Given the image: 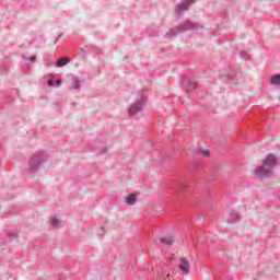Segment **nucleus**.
Masks as SVG:
<instances>
[{
  "label": "nucleus",
  "mask_w": 280,
  "mask_h": 280,
  "mask_svg": "<svg viewBox=\"0 0 280 280\" xmlns=\"http://www.w3.org/2000/svg\"><path fill=\"white\" fill-rule=\"evenodd\" d=\"M277 165V158L272 154H269L262 161V166L256 168V174L258 178H264V176H268V173L272 167Z\"/></svg>",
  "instance_id": "obj_1"
},
{
  "label": "nucleus",
  "mask_w": 280,
  "mask_h": 280,
  "mask_svg": "<svg viewBox=\"0 0 280 280\" xmlns=\"http://www.w3.org/2000/svg\"><path fill=\"white\" fill-rule=\"evenodd\" d=\"M178 268L182 270V272H184V275H189V260L185 257H182L179 259Z\"/></svg>",
  "instance_id": "obj_2"
},
{
  "label": "nucleus",
  "mask_w": 280,
  "mask_h": 280,
  "mask_svg": "<svg viewBox=\"0 0 280 280\" xmlns=\"http://www.w3.org/2000/svg\"><path fill=\"white\" fill-rule=\"evenodd\" d=\"M159 242H161V244H164V246H172V244H174V236L170 235L160 237Z\"/></svg>",
  "instance_id": "obj_3"
},
{
  "label": "nucleus",
  "mask_w": 280,
  "mask_h": 280,
  "mask_svg": "<svg viewBox=\"0 0 280 280\" xmlns=\"http://www.w3.org/2000/svg\"><path fill=\"white\" fill-rule=\"evenodd\" d=\"M66 65H69V58L68 57H62L57 61V67H66Z\"/></svg>",
  "instance_id": "obj_4"
},
{
  "label": "nucleus",
  "mask_w": 280,
  "mask_h": 280,
  "mask_svg": "<svg viewBox=\"0 0 280 280\" xmlns=\"http://www.w3.org/2000/svg\"><path fill=\"white\" fill-rule=\"evenodd\" d=\"M127 205H135L137 202V197L135 195H130L126 198Z\"/></svg>",
  "instance_id": "obj_5"
},
{
  "label": "nucleus",
  "mask_w": 280,
  "mask_h": 280,
  "mask_svg": "<svg viewBox=\"0 0 280 280\" xmlns=\"http://www.w3.org/2000/svg\"><path fill=\"white\" fill-rule=\"evenodd\" d=\"M271 84H273V86H277L280 84V75H275L271 78Z\"/></svg>",
  "instance_id": "obj_6"
},
{
  "label": "nucleus",
  "mask_w": 280,
  "mask_h": 280,
  "mask_svg": "<svg viewBox=\"0 0 280 280\" xmlns=\"http://www.w3.org/2000/svg\"><path fill=\"white\" fill-rule=\"evenodd\" d=\"M177 10L178 12H183V10H188L187 3L182 2L180 4H178Z\"/></svg>",
  "instance_id": "obj_7"
},
{
  "label": "nucleus",
  "mask_w": 280,
  "mask_h": 280,
  "mask_svg": "<svg viewBox=\"0 0 280 280\" xmlns=\"http://www.w3.org/2000/svg\"><path fill=\"white\" fill-rule=\"evenodd\" d=\"M58 223H59V221H58V219H56V217L50 218V224L52 226H58Z\"/></svg>",
  "instance_id": "obj_8"
},
{
  "label": "nucleus",
  "mask_w": 280,
  "mask_h": 280,
  "mask_svg": "<svg viewBox=\"0 0 280 280\" xmlns=\"http://www.w3.org/2000/svg\"><path fill=\"white\" fill-rule=\"evenodd\" d=\"M74 89H75V91H78V89H80V82L79 81L74 82Z\"/></svg>",
  "instance_id": "obj_9"
},
{
  "label": "nucleus",
  "mask_w": 280,
  "mask_h": 280,
  "mask_svg": "<svg viewBox=\"0 0 280 280\" xmlns=\"http://www.w3.org/2000/svg\"><path fill=\"white\" fill-rule=\"evenodd\" d=\"M31 62H36V56H32L30 59Z\"/></svg>",
  "instance_id": "obj_10"
},
{
  "label": "nucleus",
  "mask_w": 280,
  "mask_h": 280,
  "mask_svg": "<svg viewBox=\"0 0 280 280\" xmlns=\"http://www.w3.org/2000/svg\"><path fill=\"white\" fill-rule=\"evenodd\" d=\"M48 86H54V81L49 80L48 81Z\"/></svg>",
  "instance_id": "obj_11"
},
{
  "label": "nucleus",
  "mask_w": 280,
  "mask_h": 280,
  "mask_svg": "<svg viewBox=\"0 0 280 280\" xmlns=\"http://www.w3.org/2000/svg\"><path fill=\"white\" fill-rule=\"evenodd\" d=\"M55 84H56V86H60L61 82L60 81H56Z\"/></svg>",
  "instance_id": "obj_12"
},
{
  "label": "nucleus",
  "mask_w": 280,
  "mask_h": 280,
  "mask_svg": "<svg viewBox=\"0 0 280 280\" xmlns=\"http://www.w3.org/2000/svg\"><path fill=\"white\" fill-rule=\"evenodd\" d=\"M205 156L209 155V151H203Z\"/></svg>",
  "instance_id": "obj_13"
},
{
  "label": "nucleus",
  "mask_w": 280,
  "mask_h": 280,
  "mask_svg": "<svg viewBox=\"0 0 280 280\" xmlns=\"http://www.w3.org/2000/svg\"><path fill=\"white\" fill-rule=\"evenodd\" d=\"M166 279H170V273H168V275H166Z\"/></svg>",
  "instance_id": "obj_14"
}]
</instances>
